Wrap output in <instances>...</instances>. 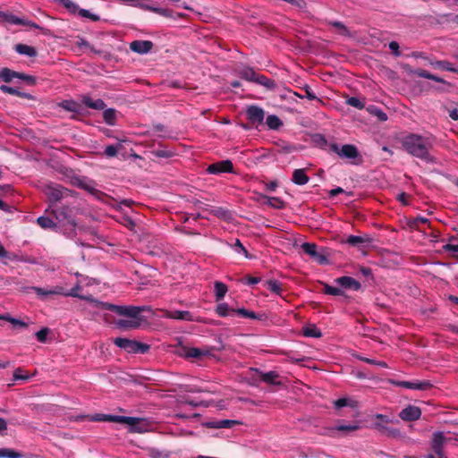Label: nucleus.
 <instances>
[{
    "mask_svg": "<svg viewBox=\"0 0 458 458\" xmlns=\"http://www.w3.org/2000/svg\"><path fill=\"white\" fill-rule=\"evenodd\" d=\"M434 142L435 138L432 135L417 133H409L401 140L403 148L409 155L431 164L436 163V158L430 154Z\"/></svg>",
    "mask_w": 458,
    "mask_h": 458,
    "instance_id": "1",
    "label": "nucleus"
},
{
    "mask_svg": "<svg viewBox=\"0 0 458 458\" xmlns=\"http://www.w3.org/2000/svg\"><path fill=\"white\" fill-rule=\"evenodd\" d=\"M46 213H50L55 222L57 223V228H63L64 234L72 236L75 231L76 223L72 216V210L69 206L53 207L49 205Z\"/></svg>",
    "mask_w": 458,
    "mask_h": 458,
    "instance_id": "2",
    "label": "nucleus"
},
{
    "mask_svg": "<svg viewBox=\"0 0 458 458\" xmlns=\"http://www.w3.org/2000/svg\"><path fill=\"white\" fill-rule=\"evenodd\" d=\"M86 420L89 421H109L121 424H127L129 426L133 427L135 431L141 432V430L137 428L140 421V419L135 417L97 413L95 415H79L75 418L76 421H82Z\"/></svg>",
    "mask_w": 458,
    "mask_h": 458,
    "instance_id": "3",
    "label": "nucleus"
},
{
    "mask_svg": "<svg viewBox=\"0 0 458 458\" xmlns=\"http://www.w3.org/2000/svg\"><path fill=\"white\" fill-rule=\"evenodd\" d=\"M94 303V307L114 311L120 316H124L130 318L143 319L140 317V313L145 310V307L140 306H119L108 302L99 301L98 300H91Z\"/></svg>",
    "mask_w": 458,
    "mask_h": 458,
    "instance_id": "4",
    "label": "nucleus"
},
{
    "mask_svg": "<svg viewBox=\"0 0 458 458\" xmlns=\"http://www.w3.org/2000/svg\"><path fill=\"white\" fill-rule=\"evenodd\" d=\"M44 193L53 208L56 202L71 196L72 194V191L57 183H49L45 186Z\"/></svg>",
    "mask_w": 458,
    "mask_h": 458,
    "instance_id": "5",
    "label": "nucleus"
},
{
    "mask_svg": "<svg viewBox=\"0 0 458 458\" xmlns=\"http://www.w3.org/2000/svg\"><path fill=\"white\" fill-rule=\"evenodd\" d=\"M113 342L117 347L123 349L129 353L144 354L147 353L150 348V346L147 344L123 337H116L113 340Z\"/></svg>",
    "mask_w": 458,
    "mask_h": 458,
    "instance_id": "6",
    "label": "nucleus"
},
{
    "mask_svg": "<svg viewBox=\"0 0 458 458\" xmlns=\"http://www.w3.org/2000/svg\"><path fill=\"white\" fill-rule=\"evenodd\" d=\"M376 419L379 420L380 421L375 422L374 428L381 434L392 438L402 437V433L398 428L386 426V424L391 422V420L386 415L377 413L376 415Z\"/></svg>",
    "mask_w": 458,
    "mask_h": 458,
    "instance_id": "7",
    "label": "nucleus"
},
{
    "mask_svg": "<svg viewBox=\"0 0 458 458\" xmlns=\"http://www.w3.org/2000/svg\"><path fill=\"white\" fill-rule=\"evenodd\" d=\"M301 249L303 252L309 255L314 261L320 265H325L328 263L327 257L323 253L318 250V245L313 242H304L301 244Z\"/></svg>",
    "mask_w": 458,
    "mask_h": 458,
    "instance_id": "8",
    "label": "nucleus"
},
{
    "mask_svg": "<svg viewBox=\"0 0 458 458\" xmlns=\"http://www.w3.org/2000/svg\"><path fill=\"white\" fill-rule=\"evenodd\" d=\"M246 117L251 125L257 127L263 123L265 111L256 105H250L246 108Z\"/></svg>",
    "mask_w": 458,
    "mask_h": 458,
    "instance_id": "9",
    "label": "nucleus"
},
{
    "mask_svg": "<svg viewBox=\"0 0 458 458\" xmlns=\"http://www.w3.org/2000/svg\"><path fill=\"white\" fill-rule=\"evenodd\" d=\"M392 384L396 386L404 387V388L412 389V390H420V391H427L433 386V385L431 384V382L429 380H423V381L396 380V381H392Z\"/></svg>",
    "mask_w": 458,
    "mask_h": 458,
    "instance_id": "10",
    "label": "nucleus"
},
{
    "mask_svg": "<svg viewBox=\"0 0 458 458\" xmlns=\"http://www.w3.org/2000/svg\"><path fill=\"white\" fill-rule=\"evenodd\" d=\"M207 172L210 174H220L223 173H234L233 165L231 160L225 159L210 164L207 167Z\"/></svg>",
    "mask_w": 458,
    "mask_h": 458,
    "instance_id": "11",
    "label": "nucleus"
},
{
    "mask_svg": "<svg viewBox=\"0 0 458 458\" xmlns=\"http://www.w3.org/2000/svg\"><path fill=\"white\" fill-rule=\"evenodd\" d=\"M421 416V410L415 405H408L403 409L399 417L404 421H415L418 420Z\"/></svg>",
    "mask_w": 458,
    "mask_h": 458,
    "instance_id": "12",
    "label": "nucleus"
},
{
    "mask_svg": "<svg viewBox=\"0 0 458 458\" xmlns=\"http://www.w3.org/2000/svg\"><path fill=\"white\" fill-rule=\"evenodd\" d=\"M334 283L344 289L359 291L361 288V284L359 281L348 276L337 277L334 280Z\"/></svg>",
    "mask_w": 458,
    "mask_h": 458,
    "instance_id": "13",
    "label": "nucleus"
},
{
    "mask_svg": "<svg viewBox=\"0 0 458 458\" xmlns=\"http://www.w3.org/2000/svg\"><path fill=\"white\" fill-rule=\"evenodd\" d=\"M154 44L150 40H133L130 43V49L137 54L145 55L152 50Z\"/></svg>",
    "mask_w": 458,
    "mask_h": 458,
    "instance_id": "14",
    "label": "nucleus"
},
{
    "mask_svg": "<svg viewBox=\"0 0 458 458\" xmlns=\"http://www.w3.org/2000/svg\"><path fill=\"white\" fill-rule=\"evenodd\" d=\"M30 290H32L41 301H45L48 296L64 294V288L61 286H55V288L49 290L38 286H32L30 287Z\"/></svg>",
    "mask_w": 458,
    "mask_h": 458,
    "instance_id": "15",
    "label": "nucleus"
},
{
    "mask_svg": "<svg viewBox=\"0 0 458 458\" xmlns=\"http://www.w3.org/2000/svg\"><path fill=\"white\" fill-rule=\"evenodd\" d=\"M445 442L446 438L445 437L443 432L437 431L433 434L430 445L436 455L443 454V447Z\"/></svg>",
    "mask_w": 458,
    "mask_h": 458,
    "instance_id": "16",
    "label": "nucleus"
},
{
    "mask_svg": "<svg viewBox=\"0 0 458 458\" xmlns=\"http://www.w3.org/2000/svg\"><path fill=\"white\" fill-rule=\"evenodd\" d=\"M210 354V350L208 349H199L196 347H183L182 352L181 355H183L185 358H195L200 359L203 356H207Z\"/></svg>",
    "mask_w": 458,
    "mask_h": 458,
    "instance_id": "17",
    "label": "nucleus"
},
{
    "mask_svg": "<svg viewBox=\"0 0 458 458\" xmlns=\"http://www.w3.org/2000/svg\"><path fill=\"white\" fill-rule=\"evenodd\" d=\"M81 102L87 107L95 110H104L106 106V103L102 99L98 98L94 100L88 95L81 96Z\"/></svg>",
    "mask_w": 458,
    "mask_h": 458,
    "instance_id": "18",
    "label": "nucleus"
},
{
    "mask_svg": "<svg viewBox=\"0 0 458 458\" xmlns=\"http://www.w3.org/2000/svg\"><path fill=\"white\" fill-rule=\"evenodd\" d=\"M360 427L358 424H356V423H354V424H348V425L338 424L335 427L328 428L327 434L329 437H335V431H342V432H344V433H349V432L356 431V430L360 429Z\"/></svg>",
    "mask_w": 458,
    "mask_h": 458,
    "instance_id": "19",
    "label": "nucleus"
},
{
    "mask_svg": "<svg viewBox=\"0 0 458 458\" xmlns=\"http://www.w3.org/2000/svg\"><path fill=\"white\" fill-rule=\"evenodd\" d=\"M339 157L347 159H354L359 157L358 148L352 144H345L341 147Z\"/></svg>",
    "mask_w": 458,
    "mask_h": 458,
    "instance_id": "20",
    "label": "nucleus"
},
{
    "mask_svg": "<svg viewBox=\"0 0 458 458\" xmlns=\"http://www.w3.org/2000/svg\"><path fill=\"white\" fill-rule=\"evenodd\" d=\"M280 377L276 371L259 372V378L261 381L273 386L281 385V381L278 380Z\"/></svg>",
    "mask_w": 458,
    "mask_h": 458,
    "instance_id": "21",
    "label": "nucleus"
},
{
    "mask_svg": "<svg viewBox=\"0 0 458 458\" xmlns=\"http://www.w3.org/2000/svg\"><path fill=\"white\" fill-rule=\"evenodd\" d=\"M143 319H136V318H123L119 319L116 322V325L118 327L124 328V329H135L138 328L140 325Z\"/></svg>",
    "mask_w": 458,
    "mask_h": 458,
    "instance_id": "22",
    "label": "nucleus"
},
{
    "mask_svg": "<svg viewBox=\"0 0 458 458\" xmlns=\"http://www.w3.org/2000/svg\"><path fill=\"white\" fill-rule=\"evenodd\" d=\"M309 176L304 169H295L293 173L292 181L297 185H304L309 182Z\"/></svg>",
    "mask_w": 458,
    "mask_h": 458,
    "instance_id": "23",
    "label": "nucleus"
},
{
    "mask_svg": "<svg viewBox=\"0 0 458 458\" xmlns=\"http://www.w3.org/2000/svg\"><path fill=\"white\" fill-rule=\"evenodd\" d=\"M37 224L43 229H51L54 231H57V223L55 222L54 218H50L48 216H41L37 218Z\"/></svg>",
    "mask_w": 458,
    "mask_h": 458,
    "instance_id": "24",
    "label": "nucleus"
},
{
    "mask_svg": "<svg viewBox=\"0 0 458 458\" xmlns=\"http://www.w3.org/2000/svg\"><path fill=\"white\" fill-rule=\"evenodd\" d=\"M0 90L3 93L17 96V97L26 98V99L33 98V97L30 93L21 92L19 89L13 88V87H9L7 85H1Z\"/></svg>",
    "mask_w": 458,
    "mask_h": 458,
    "instance_id": "25",
    "label": "nucleus"
},
{
    "mask_svg": "<svg viewBox=\"0 0 458 458\" xmlns=\"http://www.w3.org/2000/svg\"><path fill=\"white\" fill-rule=\"evenodd\" d=\"M238 75L248 81L255 82L258 73L249 66H244L238 70Z\"/></svg>",
    "mask_w": 458,
    "mask_h": 458,
    "instance_id": "26",
    "label": "nucleus"
},
{
    "mask_svg": "<svg viewBox=\"0 0 458 458\" xmlns=\"http://www.w3.org/2000/svg\"><path fill=\"white\" fill-rule=\"evenodd\" d=\"M14 50L20 55H24L30 57H35L38 55L35 47L21 43L15 45Z\"/></svg>",
    "mask_w": 458,
    "mask_h": 458,
    "instance_id": "27",
    "label": "nucleus"
},
{
    "mask_svg": "<svg viewBox=\"0 0 458 458\" xmlns=\"http://www.w3.org/2000/svg\"><path fill=\"white\" fill-rule=\"evenodd\" d=\"M166 317L169 318L191 321L192 320V315L187 310H171L168 311Z\"/></svg>",
    "mask_w": 458,
    "mask_h": 458,
    "instance_id": "28",
    "label": "nucleus"
},
{
    "mask_svg": "<svg viewBox=\"0 0 458 458\" xmlns=\"http://www.w3.org/2000/svg\"><path fill=\"white\" fill-rule=\"evenodd\" d=\"M240 424L237 420H220L208 423V426L212 428H230L234 425Z\"/></svg>",
    "mask_w": 458,
    "mask_h": 458,
    "instance_id": "29",
    "label": "nucleus"
},
{
    "mask_svg": "<svg viewBox=\"0 0 458 458\" xmlns=\"http://www.w3.org/2000/svg\"><path fill=\"white\" fill-rule=\"evenodd\" d=\"M0 21L2 22L14 24V25H20L21 23H22V19L13 15L11 13L2 12V11H0Z\"/></svg>",
    "mask_w": 458,
    "mask_h": 458,
    "instance_id": "30",
    "label": "nucleus"
},
{
    "mask_svg": "<svg viewBox=\"0 0 458 458\" xmlns=\"http://www.w3.org/2000/svg\"><path fill=\"white\" fill-rule=\"evenodd\" d=\"M256 83L264 86L269 90H274L276 87V83L274 80H271L265 75H261L258 73V76L255 81Z\"/></svg>",
    "mask_w": 458,
    "mask_h": 458,
    "instance_id": "31",
    "label": "nucleus"
},
{
    "mask_svg": "<svg viewBox=\"0 0 458 458\" xmlns=\"http://www.w3.org/2000/svg\"><path fill=\"white\" fill-rule=\"evenodd\" d=\"M215 310L216 313L222 318L234 315V309L230 308L225 302L219 303Z\"/></svg>",
    "mask_w": 458,
    "mask_h": 458,
    "instance_id": "32",
    "label": "nucleus"
},
{
    "mask_svg": "<svg viewBox=\"0 0 458 458\" xmlns=\"http://www.w3.org/2000/svg\"><path fill=\"white\" fill-rule=\"evenodd\" d=\"M327 24L335 28L338 34L342 36H350V30L342 21H327Z\"/></svg>",
    "mask_w": 458,
    "mask_h": 458,
    "instance_id": "33",
    "label": "nucleus"
},
{
    "mask_svg": "<svg viewBox=\"0 0 458 458\" xmlns=\"http://www.w3.org/2000/svg\"><path fill=\"white\" fill-rule=\"evenodd\" d=\"M14 78H19V72L13 71L9 68H3L0 71V80L9 83L13 81Z\"/></svg>",
    "mask_w": 458,
    "mask_h": 458,
    "instance_id": "34",
    "label": "nucleus"
},
{
    "mask_svg": "<svg viewBox=\"0 0 458 458\" xmlns=\"http://www.w3.org/2000/svg\"><path fill=\"white\" fill-rule=\"evenodd\" d=\"M103 119L108 125H114L116 123V110L114 108L104 109Z\"/></svg>",
    "mask_w": 458,
    "mask_h": 458,
    "instance_id": "35",
    "label": "nucleus"
},
{
    "mask_svg": "<svg viewBox=\"0 0 458 458\" xmlns=\"http://www.w3.org/2000/svg\"><path fill=\"white\" fill-rule=\"evenodd\" d=\"M371 239L368 236L350 235L346 239V243L352 246H357L362 243H369Z\"/></svg>",
    "mask_w": 458,
    "mask_h": 458,
    "instance_id": "36",
    "label": "nucleus"
},
{
    "mask_svg": "<svg viewBox=\"0 0 458 458\" xmlns=\"http://www.w3.org/2000/svg\"><path fill=\"white\" fill-rule=\"evenodd\" d=\"M227 286L222 283V282H216L215 283V296H216V301H221L225 295L227 293Z\"/></svg>",
    "mask_w": 458,
    "mask_h": 458,
    "instance_id": "37",
    "label": "nucleus"
},
{
    "mask_svg": "<svg viewBox=\"0 0 458 458\" xmlns=\"http://www.w3.org/2000/svg\"><path fill=\"white\" fill-rule=\"evenodd\" d=\"M234 314L250 319H261L262 315L256 314L255 312L246 310L244 308L234 309Z\"/></svg>",
    "mask_w": 458,
    "mask_h": 458,
    "instance_id": "38",
    "label": "nucleus"
},
{
    "mask_svg": "<svg viewBox=\"0 0 458 458\" xmlns=\"http://www.w3.org/2000/svg\"><path fill=\"white\" fill-rule=\"evenodd\" d=\"M55 3L64 7L71 13H76L79 11V5L72 0H55Z\"/></svg>",
    "mask_w": 458,
    "mask_h": 458,
    "instance_id": "39",
    "label": "nucleus"
},
{
    "mask_svg": "<svg viewBox=\"0 0 458 458\" xmlns=\"http://www.w3.org/2000/svg\"><path fill=\"white\" fill-rule=\"evenodd\" d=\"M303 335L306 337L320 338L322 333L315 325H311L303 328Z\"/></svg>",
    "mask_w": 458,
    "mask_h": 458,
    "instance_id": "40",
    "label": "nucleus"
},
{
    "mask_svg": "<svg viewBox=\"0 0 458 458\" xmlns=\"http://www.w3.org/2000/svg\"><path fill=\"white\" fill-rule=\"evenodd\" d=\"M266 123L268 128L272 130H277L283 125L282 121L275 114L268 115L267 117Z\"/></svg>",
    "mask_w": 458,
    "mask_h": 458,
    "instance_id": "41",
    "label": "nucleus"
},
{
    "mask_svg": "<svg viewBox=\"0 0 458 458\" xmlns=\"http://www.w3.org/2000/svg\"><path fill=\"white\" fill-rule=\"evenodd\" d=\"M264 286L274 293H276L278 295L281 294V284L276 280H267L264 283Z\"/></svg>",
    "mask_w": 458,
    "mask_h": 458,
    "instance_id": "42",
    "label": "nucleus"
},
{
    "mask_svg": "<svg viewBox=\"0 0 458 458\" xmlns=\"http://www.w3.org/2000/svg\"><path fill=\"white\" fill-rule=\"evenodd\" d=\"M431 64L435 67H437L444 71H449L455 73H458V69L454 68L453 64L448 61H437L435 63H431Z\"/></svg>",
    "mask_w": 458,
    "mask_h": 458,
    "instance_id": "43",
    "label": "nucleus"
},
{
    "mask_svg": "<svg viewBox=\"0 0 458 458\" xmlns=\"http://www.w3.org/2000/svg\"><path fill=\"white\" fill-rule=\"evenodd\" d=\"M323 285H324L323 293L325 294H329V295H334V296H344V292L339 287H335V286L329 285L327 284H323Z\"/></svg>",
    "mask_w": 458,
    "mask_h": 458,
    "instance_id": "44",
    "label": "nucleus"
},
{
    "mask_svg": "<svg viewBox=\"0 0 458 458\" xmlns=\"http://www.w3.org/2000/svg\"><path fill=\"white\" fill-rule=\"evenodd\" d=\"M61 106L70 112L79 113L81 110V106L75 101L72 100H64L62 102Z\"/></svg>",
    "mask_w": 458,
    "mask_h": 458,
    "instance_id": "45",
    "label": "nucleus"
},
{
    "mask_svg": "<svg viewBox=\"0 0 458 458\" xmlns=\"http://www.w3.org/2000/svg\"><path fill=\"white\" fill-rule=\"evenodd\" d=\"M428 219L426 217L417 216L415 218L410 219L408 222V225L411 229L420 230L421 225L428 224Z\"/></svg>",
    "mask_w": 458,
    "mask_h": 458,
    "instance_id": "46",
    "label": "nucleus"
},
{
    "mask_svg": "<svg viewBox=\"0 0 458 458\" xmlns=\"http://www.w3.org/2000/svg\"><path fill=\"white\" fill-rule=\"evenodd\" d=\"M334 406L335 409L339 410L343 407H345V406H350V407H356L357 406V402L355 401H351L347 398H340L336 401L334 402Z\"/></svg>",
    "mask_w": 458,
    "mask_h": 458,
    "instance_id": "47",
    "label": "nucleus"
},
{
    "mask_svg": "<svg viewBox=\"0 0 458 458\" xmlns=\"http://www.w3.org/2000/svg\"><path fill=\"white\" fill-rule=\"evenodd\" d=\"M22 454L10 448H0V458H21Z\"/></svg>",
    "mask_w": 458,
    "mask_h": 458,
    "instance_id": "48",
    "label": "nucleus"
},
{
    "mask_svg": "<svg viewBox=\"0 0 458 458\" xmlns=\"http://www.w3.org/2000/svg\"><path fill=\"white\" fill-rule=\"evenodd\" d=\"M263 198L267 199V204L271 207L281 209L284 208V202L278 197H268V196H263Z\"/></svg>",
    "mask_w": 458,
    "mask_h": 458,
    "instance_id": "49",
    "label": "nucleus"
},
{
    "mask_svg": "<svg viewBox=\"0 0 458 458\" xmlns=\"http://www.w3.org/2000/svg\"><path fill=\"white\" fill-rule=\"evenodd\" d=\"M80 290H81V286L79 284H77L76 286L72 287L70 290V292L64 293V295H65V296H72V297H77V298H80V299L87 300V301H90L94 305V303L91 301V300H94V299L92 297H85V296L80 295L79 294V291Z\"/></svg>",
    "mask_w": 458,
    "mask_h": 458,
    "instance_id": "50",
    "label": "nucleus"
},
{
    "mask_svg": "<svg viewBox=\"0 0 458 458\" xmlns=\"http://www.w3.org/2000/svg\"><path fill=\"white\" fill-rule=\"evenodd\" d=\"M72 183L76 186H78L79 188L81 189H84L89 192H93V191H98L97 190H95L92 186H90L89 184H88L84 179H81V178H79V177H76L72 180Z\"/></svg>",
    "mask_w": 458,
    "mask_h": 458,
    "instance_id": "51",
    "label": "nucleus"
},
{
    "mask_svg": "<svg viewBox=\"0 0 458 458\" xmlns=\"http://www.w3.org/2000/svg\"><path fill=\"white\" fill-rule=\"evenodd\" d=\"M122 148V145H108L105 148V155L107 157H114L118 154L119 149Z\"/></svg>",
    "mask_w": 458,
    "mask_h": 458,
    "instance_id": "52",
    "label": "nucleus"
},
{
    "mask_svg": "<svg viewBox=\"0 0 458 458\" xmlns=\"http://www.w3.org/2000/svg\"><path fill=\"white\" fill-rule=\"evenodd\" d=\"M78 13L80 16L83 18H89L93 21H98L100 20L99 16L94 13H91L89 10L79 8Z\"/></svg>",
    "mask_w": 458,
    "mask_h": 458,
    "instance_id": "53",
    "label": "nucleus"
},
{
    "mask_svg": "<svg viewBox=\"0 0 458 458\" xmlns=\"http://www.w3.org/2000/svg\"><path fill=\"white\" fill-rule=\"evenodd\" d=\"M314 142L323 149H327L328 141L322 134H316L313 137Z\"/></svg>",
    "mask_w": 458,
    "mask_h": 458,
    "instance_id": "54",
    "label": "nucleus"
},
{
    "mask_svg": "<svg viewBox=\"0 0 458 458\" xmlns=\"http://www.w3.org/2000/svg\"><path fill=\"white\" fill-rule=\"evenodd\" d=\"M302 89L305 94L303 96L296 94L299 98H307L310 100H315L318 98L316 94L314 93V91L311 89V88L310 86L306 85Z\"/></svg>",
    "mask_w": 458,
    "mask_h": 458,
    "instance_id": "55",
    "label": "nucleus"
},
{
    "mask_svg": "<svg viewBox=\"0 0 458 458\" xmlns=\"http://www.w3.org/2000/svg\"><path fill=\"white\" fill-rule=\"evenodd\" d=\"M152 154L157 157L169 158L174 156V152L168 149H156Z\"/></svg>",
    "mask_w": 458,
    "mask_h": 458,
    "instance_id": "56",
    "label": "nucleus"
},
{
    "mask_svg": "<svg viewBox=\"0 0 458 458\" xmlns=\"http://www.w3.org/2000/svg\"><path fill=\"white\" fill-rule=\"evenodd\" d=\"M369 111L371 114H374L378 118L379 121L385 122L387 120L386 114L385 112H383L382 110L378 109L377 107L370 106Z\"/></svg>",
    "mask_w": 458,
    "mask_h": 458,
    "instance_id": "57",
    "label": "nucleus"
},
{
    "mask_svg": "<svg viewBox=\"0 0 458 458\" xmlns=\"http://www.w3.org/2000/svg\"><path fill=\"white\" fill-rule=\"evenodd\" d=\"M4 320L10 322L14 327H24V328H26L28 327V324L25 323L24 321L17 319V318H12L8 314H5Z\"/></svg>",
    "mask_w": 458,
    "mask_h": 458,
    "instance_id": "58",
    "label": "nucleus"
},
{
    "mask_svg": "<svg viewBox=\"0 0 458 458\" xmlns=\"http://www.w3.org/2000/svg\"><path fill=\"white\" fill-rule=\"evenodd\" d=\"M346 104H348L351 106L356 107L357 109L360 110L364 108V104L356 97L349 98L346 100Z\"/></svg>",
    "mask_w": 458,
    "mask_h": 458,
    "instance_id": "59",
    "label": "nucleus"
},
{
    "mask_svg": "<svg viewBox=\"0 0 458 458\" xmlns=\"http://www.w3.org/2000/svg\"><path fill=\"white\" fill-rule=\"evenodd\" d=\"M148 455L151 458H167L169 456V454L167 453L164 454L162 451H160L157 448H149Z\"/></svg>",
    "mask_w": 458,
    "mask_h": 458,
    "instance_id": "60",
    "label": "nucleus"
},
{
    "mask_svg": "<svg viewBox=\"0 0 458 458\" xmlns=\"http://www.w3.org/2000/svg\"><path fill=\"white\" fill-rule=\"evenodd\" d=\"M18 79H21V80L24 81L30 86H33L37 82L36 77H34L32 75L25 74L23 72H19V78Z\"/></svg>",
    "mask_w": 458,
    "mask_h": 458,
    "instance_id": "61",
    "label": "nucleus"
},
{
    "mask_svg": "<svg viewBox=\"0 0 458 458\" xmlns=\"http://www.w3.org/2000/svg\"><path fill=\"white\" fill-rule=\"evenodd\" d=\"M30 378V376L24 373V370L21 368H18L13 372V379L14 380H27Z\"/></svg>",
    "mask_w": 458,
    "mask_h": 458,
    "instance_id": "62",
    "label": "nucleus"
},
{
    "mask_svg": "<svg viewBox=\"0 0 458 458\" xmlns=\"http://www.w3.org/2000/svg\"><path fill=\"white\" fill-rule=\"evenodd\" d=\"M49 333V329L47 327H43L39 331L36 333V337L38 342L45 343L47 341V335Z\"/></svg>",
    "mask_w": 458,
    "mask_h": 458,
    "instance_id": "63",
    "label": "nucleus"
},
{
    "mask_svg": "<svg viewBox=\"0 0 458 458\" xmlns=\"http://www.w3.org/2000/svg\"><path fill=\"white\" fill-rule=\"evenodd\" d=\"M412 73L418 77L425 78V79H428V80L431 78V75H432V73H430L429 72L420 69V68L414 70L412 72Z\"/></svg>",
    "mask_w": 458,
    "mask_h": 458,
    "instance_id": "64",
    "label": "nucleus"
}]
</instances>
